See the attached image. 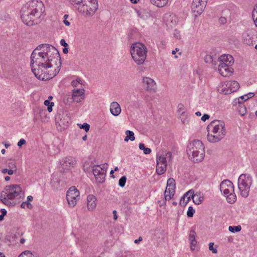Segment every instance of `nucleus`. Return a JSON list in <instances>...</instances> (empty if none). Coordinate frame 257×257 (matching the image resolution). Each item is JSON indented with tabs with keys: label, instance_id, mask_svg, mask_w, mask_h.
Instances as JSON below:
<instances>
[{
	"label": "nucleus",
	"instance_id": "nucleus-1",
	"mask_svg": "<svg viewBox=\"0 0 257 257\" xmlns=\"http://www.w3.org/2000/svg\"><path fill=\"white\" fill-rule=\"evenodd\" d=\"M41 67L47 69L48 67V44H42L39 45L31 55V67L32 72L39 79L44 81L48 80V74L43 73V70H40Z\"/></svg>",
	"mask_w": 257,
	"mask_h": 257
},
{
	"label": "nucleus",
	"instance_id": "nucleus-2",
	"mask_svg": "<svg viewBox=\"0 0 257 257\" xmlns=\"http://www.w3.org/2000/svg\"><path fill=\"white\" fill-rule=\"evenodd\" d=\"M45 7L40 1L32 0L21 9V17L23 22L29 26L39 23L44 18Z\"/></svg>",
	"mask_w": 257,
	"mask_h": 257
},
{
	"label": "nucleus",
	"instance_id": "nucleus-3",
	"mask_svg": "<svg viewBox=\"0 0 257 257\" xmlns=\"http://www.w3.org/2000/svg\"><path fill=\"white\" fill-rule=\"evenodd\" d=\"M187 154L189 159L194 163L202 162L205 156V147L200 140L190 142L187 147Z\"/></svg>",
	"mask_w": 257,
	"mask_h": 257
},
{
	"label": "nucleus",
	"instance_id": "nucleus-4",
	"mask_svg": "<svg viewBox=\"0 0 257 257\" xmlns=\"http://www.w3.org/2000/svg\"><path fill=\"white\" fill-rule=\"evenodd\" d=\"M147 49L141 43L133 44L131 48V54L134 61L138 64H143L146 59Z\"/></svg>",
	"mask_w": 257,
	"mask_h": 257
},
{
	"label": "nucleus",
	"instance_id": "nucleus-5",
	"mask_svg": "<svg viewBox=\"0 0 257 257\" xmlns=\"http://www.w3.org/2000/svg\"><path fill=\"white\" fill-rule=\"evenodd\" d=\"M252 182V178L249 174H242L239 177L238 187L242 197L246 198L248 196Z\"/></svg>",
	"mask_w": 257,
	"mask_h": 257
},
{
	"label": "nucleus",
	"instance_id": "nucleus-6",
	"mask_svg": "<svg viewBox=\"0 0 257 257\" xmlns=\"http://www.w3.org/2000/svg\"><path fill=\"white\" fill-rule=\"evenodd\" d=\"M61 59L59 51L52 45H49V68L54 67L55 74H58L61 66Z\"/></svg>",
	"mask_w": 257,
	"mask_h": 257
},
{
	"label": "nucleus",
	"instance_id": "nucleus-7",
	"mask_svg": "<svg viewBox=\"0 0 257 257\" xmlns=\"http://www.w3.org/2000/svg\"><path fill=\"white\" fill-rule=\"evenodd\" d=\"M89 5H88L86 1L77 7L79 12L82 13L86 16H92L98 8L97 0H88Z\"/></svg>",
	"mask_w": 257,
	"mask_h": 257
},
{
	"label": "nucleus",
	"instance_id": "nucleus-8",
	"mask_svg": "<svg viewBox=\"0 0 257 257\" xmlns=\"http://www.w3.org/2000/svg\"><path fill=\"white\" fill-rule=\"evenodd\" d=\"M1 192H5L6 196L8 197V199H14L18 197L21 198L24 194L21 186L17 184L6 186Z\"/></svg>",
	"mask_w": 257,
	"mask_h": 257
},
{
	"label": "nucleus",
	"instance_id": "nucleus-9",
	"mask_svg": "<svg viewBox=\"0 0 257 257\" xmlns=\"http://www.w3.org/2000/svg\"><path fill=\"white\" fill-rule=\"evenodd\" d=\"M208 132L213 134H219L222 133L223 136L226 135V130L224 121L220 120H214L212 121L207 127Z\"/></svg>",
	"mask_w": 257,
	"mask_h": 257
},
{
	"label": "nucleus",
	"instance_id": "nucleus-10",
	"mask_svg": "<svg viewBox=\"0 0 257 257\" xmlns=\"http://www.w3.org/2000/svg\"><path fill=\"white\" fill-rule=\"evenodd\" d=\"M56 125L58 130L62 131L66 128L70 122V118L66 112L57 114L55 117Z\"/></svg>",
	"mask_w": 257,
	"mask_h": 257
},
{
	"label": "nucleus",
	"instance_id": "nucleus-11",
	"mask_svg": "<svg viewBox=\"0 0 257 257\" xmlns=\"http://www.w3.org/2000/svg\"><path fill=\"white\" fill-rule=\"evenodd\" d=\"M66 199L69 206L71 207H74L80 199L79 191L75 187H71L67 192Z\"/></svg>",
	"mask_w": 257,
	"mask_h": 257
},
{
	"label": "nucleus",
	"instance_id": "nucleus-12",
	"mask_svg": "<svg viewBox=\"0 0 257 257\" xmlns=\"http://www.w3.org/2000/svg\"><path fill=\"white\" fill-rule=\"evenodd\" d=\"M239 83L236 81H227L222 86L221 89L218 90L221 94H228L236 91L239 88Z\"/></svg>",
	"mask_w": 257,
	"mask_h": 257
},
{
	"label": "nucleus",
	"instance_id": "nucleus-13",
	"mask_svg": "<svg viewBox=\"0 0 257 257\" xmlns=\"http://www.w3.org/2000/svg\"><path fill=\"white\" fill-rule=\"evenodd\" d=\"M207 0H193L192 4V10L194 13L200 15L203 12Z\"/></svg>",
	"mask_w": 257,
	"mask_h": 257
},
{
	"label": "nucleus",
	"instance_id": "nucleus-14",
	"mask_svg": "<svg viewBox=\"0 0 257 257\" xmlns=\"http://www.w3.org/2000/svg\"><path fill=\"white\" fill-rule=\"evenodd\" d=\"M92 168L96 181L98 183H102L105 180V174L102 171L101 166L100 165H94Z\"/></svg>",
	"mask_w": 257,
	"mask_h": 257
},
{
	"label": "nucleus",
	"instance_id": "nucleus-15",
	"mask_svg": "<svg viewBox=\"0 0 257 257\" xmlns=\"http://www.w3.org/2000/svg\"><path fill=\"white\" fill-rule=\"evenodd\" d=\"M142 82L143 86L147 91L150 92L156 91L157 89L156 84L153 79L150 77H145L143 78Z\"/></svg>",
	"mask_w": 257,
	"mask_h": 257
},
{
	"label": "nucleus",
	"instance_id": "nucleus-16",
	"mask_svg": "<svg viewBox=\"0 0 257 257\" xmlns=\"http://www.w3.org/2000/svg\"><path fill=\"white\" fill-rule=\"evenodd\" d=\"M218 71L222 76L228 77L232 73L233 69L231 66L222 63L219 64Z\"/></svg>",
	"mask_w": 257,
	"mask_h": 257
},
{
	"label": "nucleus",
	"instance_id": "nucleus-17",
	"mask_svg": "<svg viewBox=\"0 0 257 257\" xmlns=\"http://www.w3.org/2000/svg\"><path fill=\"white\" fill-rule=\"evenodd\" d=\"M71 95L73 102H80L84 99V90L83 89H74Z\"/></svg>",
	"mask_w": 257,
	"mask_h": 257
},
{
	"label": "nucleus",
	"instance_id": "nucleus-18",
	"mask_svg": "<svg viewBox=\"0 0 257 257\" xmlns=\"http://www.w3.org/2000/svg\"><path fill=\"white\" fill-rule=\"evenodd\" d=\"M60 163L63 169L68 170L75 164V160L74 158L69 156L64 158Z\"/></svg>",
	"mask_w": 257,
	"mask_h": 257
},
{
	"label": "nucleus",
	"instance_id": "nucleus-19",
	"mask_svg": "<svg viewBox=\"0 0 257 257\" xmlns=\"http://www.w3.org/2000/svg\"><path fill=\"white\" fill-rule=\"evenodd\" d=\"M87 208L89 211L93 210L96 205V198L93 195H89L87 197Z\"/></svg>",
	"mask_w": 257,
	"mask_h": 257
},
{
	"label": "nucleus",
	"instance_id": "nucleus-20",
	"mask_svg": "<svg viewBox=\"0 0 257 257\" xmlns=\"http://www.w3.org/2000/svg\"><path fill=\"white\" fill-rule=\"evenodd\" d=\"M194 193V191L192 189H191L189 190L188 192H187L184 195L183 197L181 198L180 201V204L181 205H185L187 204V203L190 200V198H192Z\"/></svg>",
	"mask_w": 257,
	"mask_h": 257
},
{
	"label": "nucleus",
	"instance_id": "nucleus-21",
	"mask_svg": "<svg viewBox=\"0 0 257 257\" xmlns=\"http://www.w3.org/2000/svg\"><path fill=\"white\" fill-rule=\"evenodd\" d=\"M210 132L208 133L207 135V140L212 143H215L221 141L225 136H223L222 133L221 135L219 134H211Z\"/></svg>",
	"mask_w": 257,
	"mask_h": 257
},
{
	"label": "nucleus",
	"instance_id": "nucleus-22",
	"mask_svg": "<svg viewBox=\"0 0 257 257\" xmlns=\"http://www.w3.org/2000/svg\"><path fill=\"white\" fill-rule=\"evenodd\" d=\"M110 111L113 115H118L121 112L120 105L117 102H112L110 106Z\"/></svg>",
	"mask_w": 257,
	"mask_h": 257
},
{
	"label": "nucleus",
	"instance_id": "nucleus-23",
	"mask_svg": "<svg viewBox=\"0 0 257 257\" xmlns=\"http://www.w3.org/2000/svg\"><path fill=\"white\" fill-rule=\"evenodd\" d=\"M196 233L194 229H191L190 231L189 235V239L190 242V248L191 249L193 250L195 248L196 245L197 244V241L196 240Z\"/></svg>",
	"mask_w": 257,
	"mask_h": 257
},
{
	"label": "nucleus",
	"instance_id": "nucleus-24",
	"mask_svg": "<svg viewBox=\"0 0 257 257\" xmlns=\"http://www.w3.org/2000/svg\"><path fill=\"white\" fill-rule=\"evenodd\" d=\"M219 63H223L224 64L231 66L233 63V58L231 55H223L219 58Z\"/></svg>",
	"mask_w": 257,
	"mask_h": 257
},
{
	"label": "nucleus",
	"instance_id": "nucleus-25",
	"mask_svg": "<svg viewBox=\"0 0 257 257\" xmlns=\"http://www.w3.org/2000/svg\"><path fill=\"white\" fill-rule=\"evenodd\" d=\"M175 188H167L164 192L165 199L166 200H170L174 195Z\"/></svg>",
	"mask_w": 257,
	"mask_h": 257
},
{
	"label": "nucleus",
	"instance_id": "nucleus-26",
	"mask_svg": "<svg viewBox=\"0 0 257 257\" xmlns=\"http://www.w3.org/2000/svg\"><path fill=\"white\" fill-rule=\"evenodd\" d=\"M175 188H167L164 192L165 199L166 200H170L174 195Z\"/></svg>",
	"mask_w": 257,
	"mask_h": 257
},
{
	"label": "nucleus",
	"instance_id": "nucleus-27",
	"mask_svg": "<svg viewBox=\"0 0 257 257\" xmlns=\"http://www.w3.org/2000/svg\"><path fill=\"white\" fill-rule=\"evenodd\" d=\"M221 188H230L232 192H234V185L233 183L229 180H225L221 182L220 185Z\"/></svg>",
	"mask_w": 257,
	"mask_h": 257
},
{
	"label": "nucleus",
	"instance_id": "nucleus-28",
	"mask_svg": "<svg viewBox=\"0 0 257 257\" xmlns=\"http://www.w3.org/2000/svg\"><path fill=\"white\" fill-rule=\"evenodd\" d=\"M169 0H150V2L153 5L159 7L163 8L167 5Z\"/></svg>",
	"mask_w": 257,
	"mask_h": 257
},
{
	"label": "nucleus",
	"instance_id": "nucleus-29",
	"mask_svg": "<svg viewBox=\"0 0 257 257\" xmlns=\"http://www.w3.org/2000/svg\"><path fill=\"white\" fill-rule=\"evenodd\" d=\"M192 199L195 204L199 205L203 201L204 198L200 193H194Z\"/></svg>",
	"mask_w": 257,
	"mask_h": 257
},
{
	"label": "nucleus",
	"instance_id": "nucleus-30",
	"mask_svg": "<svg viewBox=\"0 0 257 257\" xmlns=\"http://www.w3.org/2000/svg\"><path fill=\"white\" fill-rule=\"evenodd\" d=\"M253 38L248 33L243 34V43L247 45H253Z\"/></svg>",
	"mask_w": 257,
	"mask_h": 257
},
{
	"label": "nucleus",
	"instance_id": "nucleus-31",
	"mask_svg": "<svg viewBox=\"0 0 257 257\" xmlns=\"http://www.w3.org/2000/svg\"><path fill=\"white\" fill-rule=\"evenodd\" d=\"M167 165L157 163L156 172L159 175H162L164 173L166 170Z\"/></svg>",
	"mask_w": 257,
	"mask_h": 257
},
{
	"label": "nucleus",
	"instance_id": "nucleus-32",
	"mask_svg": "<svg viewBox=\"0 0 257 257\" xmlns=\"http://www.w3.org/2000/svg\"><path fill=\"white\" fill-rule=\"evenodd\" d=\"M0 199H1V201L4 204L8 205V206H10L11 205V202L10 201V200H11V199H8V197L6 196V193L5 192H1Z\"/></svg>",
	"mask_w": 257,
	"mask_h": 257
},
{
	"label": "nucleus",
	"instance_id": "nucleus-33",
	"mask_svg": "<svg viewBox=\"0 0 257 257\" xmlns=\"http://www.w3.org/2000/svg\"><path fill=\"white\" fill-rule=\"evenodd\" d=\"M125 135H126V136L124 138L125 142H127L129 140L133 141L135 140V137L133 132L127 130L126 131H125Z\"/></svg>",
	"mask_w": 257,
	"mask_h": 257
},
{
	"label": "nucleus",
	"instance_id": "nucleus-34",
	"mask_svg": "<svg viewBox=\"0 0 257 257\" xmlns=\"http://www.w3.org/2000/svg\"><path fill=\"white\" fill-rule=\"evenodd\" d=\"M48 110L47 109H43L40 110V116L41 119L42 121L44 122H47L48 121V119L47 118V111Z\"/></svg>",
	"mask_w": 257,
	"mask_h": 257
},
{
	"label": "nucleus",
	"instance_id": "nucleus-35",
	"mask_svg": "<svg viewBox=\"0 0 257 257\" xmlns=\"http://www.w3.org/2000/svg\"><path fill=\"white\" fill-rule=\"evenodd\" d=\"M247 97L246 95H244L237 98H235L233 101V105H237V104H243L242 103L243 101H245L248 100Z\"/></svg>",
	"mask_w": 257,
	"mask_h": 257
},
{
	"label": "nucleus",
	"instance_id": "nucleus-36",
	"mask_svg": "<svg viewBox=\"0 0 257 257\" xmlns=\"http://www.w3.org/2000/svg\"><path fill=\"white\" fill-rule=\"evenodd\" d=\"M7 166L9 169L13 170L15 172H17V167L14 160L10 159L7 163Z\"/></svg>",
	"mask_w": 257,
	"mask_h": 257
},
{
	"label": "nucleus",
	"instance_id": "nucleus-37",
	"mask_svg": "<svg viewBox=\"0 0 257 257\" xmlns=\"http://www.w3.org/2000/svg\"><path fill=\"white\" fill-rule=\"evenodd\" d=\"M237 109L238 112L242 116L245 115L246 113V108L243 104H238Z\"/></svg>",
	"mask_w": 257,
	"mask_h": 257
},
{
	"label": "nucleus",
	"instance_id": "nucleus-38",
	"mask_svg": "<svg viewBox=\"0 0 257 257\" xmlns=\"http://www.w3.org/2000/svg\"><path fill=\"white\" fill-rule=\"evenodd\" d=\"M226 199L228 203L232 204L236 201V195L234 192H231L226 196Z\"/></svg>",
	"mask_w": 257,
	"mask_h": 257
},
{
	"label": "nucleus",
	"instance_id": "nucleus-39",
	"mask_svg": "<svg viewBox=\"0 0 257 257\" xmlns=\"http://www.w3.org/2000/svg\"><path fill=\"white\" fill-rule=\"evenodd\" d=\"M187 118H188L187 114V113L186 112L182 111L180 113V118L181 120V121H182V123L186 124V123H187L188 122V120L187 119Z\"/></svg>",
	"mask_w": 257,
	"mask_h": 257
},
{
	"label": "nucleus",
	"instance_id": "nucleus-40",
	"mask_svg": "<svg viewBox=\"0 0 257 257\" xmlns=\"http://www.w3.org/2000/svg\"><path fill=\"white\" fill-rule=\"evenodd\" d=\"M139 147L140 150L144 151L145 154H149L151 153V150L150 148H146L143 143H140Z\"/></svg>",
	"mask_w": 257,
	"mask_h": 257
},
{
	"label": "nucleus",
	"instance_id": "nucleus-41",
	"mask_svg": "<svg viewBox=\"0 0 257 257\" xmlns=\"http://www.w3.org/2000/svg\"><path fill=\"white\" fill-rule=\"evenodd\" d=\"M241 227L240 225L230 226L228 228L229 231L233 233L239 232L241 230Z\"/></svg>",
	"mask_w": 257,
	"mask_h": 257
},
{
	"label": "nucleus",
	"instance_id": "nucleus-42",
	"mask_svg": "<svg viewBox=\"0 0 257 257\" xmlns=\"http://www.w3.org/2000/svg\"><path fill=\"white\" fill-rule=\"evenodd\" d=\"M64 102L66 104H70L73 102L71 94L66 95L63 99Z\"/></svg>",
	"mask_w": 257,
	"mask_h": 257
},
{
	"label": "nucleus",
	"instance_id": "nucleus-43",
	"mask_svg": "<svg viewBox=\"0 0 257 257\" xmlns=\"http://www.w3.org/2000/svg\"><path fill=\"white\" fill-rule=\"evenodd\" d=\"M166 187L175 188V181L173 178H170L168 180Z\"/></svg>",
	"mask_w": 257,
	"mask_h": 257
},
{
	"label": "nucleus",
	"instance_id": "nucleus-44",
	"mask_svg": "<svg viewBox=\"0 0 257 257\" xmlns=\"http://www.w3.org/2000/svg\"><path fill=\"white\" fill-rule=\"evenodd\" d=\"M72 5H76L80 7L82 4L85 2V0H68Z\"/></svg>",
	"mask_w": 257,
	"mask_h": 257
},
{
	"label": "nucleus",
	"instance_id": "nucleus-45",
	"mask_svg": "<svg viewBox=\"0 0 257 257\" xmlns=\"http://www.w3.org/2000/svg\"><path fill=\"white\" fill-rule=\"evenodd\" d=\"M166 157L164 156H161L157 158V163L167 165Z\"/></svg>",
	"mask_w": 257,
	"mask_h": 257
},
{
	"label": "nucleus",
	"instance_id": "nucleus-46",
	"mask_svg": "<svg viewBox=\"0 0 257 257\" xmlns=\"http://www.w3.org/2000/svg\"><path fill=\"white\" fill-rule=\"evenodd\" d=\"M169 21H170L171 23H172V24H170L171 27H172L173 25H175L176 24L175 16L169 15L168 18L167 25H169V23H168Z\"/></svg>",
	"mask_w": 257,
	"mask_h": 257
},
{
	"label": "nucleus",
	"instance_id": "nucleus-47",
	"mask_svg": "<svg viewBox=\"0 0 257 257\" xmlns=\"http://www.w3.org/2000/svg\"><path fill=\"white\" fill-rule=\"evenodd\" d=\"M126 181V177L125 176H122L119 180L118 185L120 187H123L125 186Z\"/></svg>",
	"mask_w": 257,
	"mask_h": 257
},
{
	"label": "nucleus",
	"instance_id": "nucleus-48",
	"mask_svg": "<svg viewBox=\"0 0 257 257\" xmlns=\"http://www.w3.org/2000/svg\"><path fill=\"white\" fill-rule=\"evenodd\" d=\"M252 17L254 22L257 27V6H256V8H254L252 11Z\"/></svg>",
	"mask_w": 257,
	"mask_h": 257
},
{
	"label": "nucleus",
	"instance_id": "nucleus-49",
	"mask_svg": "<svg viewBox=\"0 0 257 257\" xmlns=\"http://www.w3.org/2000/svg\"><path fill=\"white\" fill-rule=\"evenodd\" d=\"M51 185L54 189H57L59 186V181L58 179L56 178L55 180L52 179L51 182Z\"/></svg>",
	"mask_w": 257,
	"mask_h": 257
},
{
	"label": "nucleus",
	"instance_id": "nucleus-50",
	"mask_svg": "<svg viewBox=\"0 0 257 257\" xmlns=\"http://www.w3.org/2000/svg\"><path fill=\"white\" fill-rule=\"evenodd\" d=\"M1 172L3 174H6L8 173L9 174V175H10V176L13 175L15 173H16L13 170L10 169L9 168V169H4L2 170Z\"/></svg>",
	"mask_w": 257,
	"mask_h": 257
},
{
	"label": "nucleus",
	"instance_id": "nucleus-51",
	"mask_svg": "<svg viewBox=\"0 0 257 257\" xmlns=\"http://www.w3.org/2000/svg\"><path fill=\"white\" fill-rule=\"evenodd\" d=\"M195 213V210L192 206H190L188 208V210L187 212V215L188 217H192L193 216Z\"/></svg>",
	"mask_w": 257,
	"mask_h": 257
},
{
	"label": "nucleus",
	"instance_id": "nucleus-52",
	"mask_svg": "<svg viewBox=\"0 0 257 257\" xmlns=\"http://www.w3.org/2000/svg\"><path fill=\"white\" fill-rule=\"evenodd\" d=\"M55 69L54 67H51L49 68V79L54 78L57 74H55Z\"/></svg>",
	"mask_w": 257,
	"mask_h": 257
},
{
	"label": "nucleus",
	"instance_id": "nucleus-53",
	"mask_svg": "<svg viewBox=\"0 0 257 257\" xmlns=\"http://www.w3.org/2000/svg\"><path fill=\"white\" fill-rule=\"evenodd\" d=\"M220 190L221 192H222L224 194V195H225L226 196L229 194L230 193L232 192V190H230V188H220Z\"/></svg>",
	"mask_w": 257,
	"mask_h": 257
},
{
	"label": "nucleus",
	"instance_id": "nucleus-54",
	"mask_svg": "<svg viewBox=\"0 0 257 257\" xmlns=\"http://www.w3.org/2000/svg\"><path fill=\"white\" fill-rule=\"evenodd\" d=\"M80 128L84 129L85 132H87L90 128V125L87 123H84L83 124H79Z\"/></svg>",
	"mask_w": 257,
	"mask_h": 257
},
{
	"label": "nucleus",
	"instance_id": "nucleus-55",
	"mask_svg": "<svg viewBox=\"0 0 257 257\" xmlns=\"http://www.w3.org/2000/svg\"><path fill=\"white\" fill-rule=\"evenodd\" d=\"M204 60L208 63H213V57L210 55H207L205 57Z\"/></svg>",
	"mask_w": 257,
	"mask_h": 257
},
{
	"label": "nucleus",
	"instance_id": "nucleus-56",
	"mask_svg": "<svg viewBox=\"0 0 257 257\" xmlns=\"http://www.w3.org/2000/svg\"><path fill=\"white\" fill-rule=\"evenodd\" d=\"M214 243L210 242L209 244V250H211L212 252L214 253H216L217 252V250L216 248H214L213 247Z\"/></svg>",
	"mask_w": 257,
	"mask_h": 257
},
{
	"label": "nucleus",
	"instance_id": "nucleus-57",
	"mask_svg": "<svg viewBox=\"0 0 257 257\" xmlns=\"http://www.w3.org/2000/svg\"><path fill=\"white\" fill-rule=\"evenodd\" d=\"M122 257H134V254L130 251H125L122 254Z\"/></svg>",
	"mask_w": 257,
	"mask_h": 257
},
{
	"label": "nucleus",
	"instance_id": "nucleus-58",
	"mask_svg": "<svg viewBox=\"0 0 257 257\" xmlns=\"http://www.w3.org/2000/svg\"><path fill=\"white\" fill-rule=\"evenodd\" d=\"M173 35H174V36L175 37H176L177 39H179L181 38V34H180V32L178 30H176V29H175L174 30Z\"/></svg>",
	"mask_w": 257,
	"mask_h": 257
},
{
	"label": "nucleus",
	"instance_id": "nucleus-59",
	"mask_svg": "<svg viewBox=\"0 0 257 257\" xmlns=\"http://www.w3.org/2000/svg\"><path fill=\"white\" fill-rule=\"evenodd\" d=\"M26 142L24 139H21L20 140L19 142L18 143V146L19 147H22L23 145L26 144Z\"/></svg>",
	"mask_w": 257,
	"mask_h": 257
},
{
	"label": "nucleus",
	"instance_id": "nucleus-60",
	"mask_svg": "<svg viewBox=\"0 0 257 257\" xmlns=\"http://www.w3.org/2000/svg\"><path fill=\"white\" fill-rule=\"evenodd\" d=\"M184 109V106L183 104L180 103L178 105V111L180 112H182V111H183Z\"/></svg>",
	"mask_w": 257,
	"mask_h": 257
},
{
	"label": "nucleus",
	"instance_id": "nucleus-61",
	"mask_svg": "<svg viewBox=\"0 0 257 257\" xmlns=\"http://www.w3.org/2000/svg\"><path fill=\"white\" fill-rule=\"evenodd\" d=\"M107 166H108L107 164L105 163V164L102 165V167H101V169H102V171H103V172L105 174L106 172V170H107Z\"/></svg>",
	"mask_w": 257,
	"mask_h": 257
},
{
	"label": "nucleus",
	"instance_id": "nucleus-62",
	"mask_svg": "<svg viewBox=\"0 0 257 257\" xmlns=\"http://www.w3.org/2000/svg\"><path fill=\"white\" fill-rule=\"evenodd\" d=\"M210 116L207 114H204L201 117V120L203 121H205L207 119H208Z\"/></svg>",
	"mask_w": 257,
	"mask_h": 257
},
{
	"label": "nucleus",
	"instance_id": "nucleus-63",
	"mask_svg": "<svg viewBox=\"0 0 257 257\" xmlns=\"http://www.w3.org/2000/svg\"><path fill=\"white\" fill-rule=\"evenodd\" d=\"M61 45L64 46V47H66L68 46V44L66 42L64 39H61L60 41Z\"/></svg>",
	"mask_w": 257,
	"mask_h": 257
},
{
	"label": "nucleus",
	"instance_id": "nucleus-64",
	"mask_svg": "<svg viewBox=\"0 0 257 257\" xmlns=\"http://www.w3.org/2000/svg\"><path fill=\"white\" fill-rule=\"evenodd\" d=\"M165 157H166V159H168L169 160H171L172 158V153L170 152H168L166 153Z\"/></svg>",
	"mask_w": 257,
	"mask_h": 257
}]
</instances>
